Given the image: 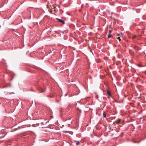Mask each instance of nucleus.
I'll return each instance as SVG.
<instances>
[{
    "mask_svg": "<svg viewBox=\"0 0 146 146\" xmlns=\"http://www.w3.org/2000/svg\"><path fill=\"white\" fill-rule=\"evenodd\" d=\"M106 90L107 94L108 95V98H109L111 96V93L108 89H106Z\"/></svg>",
    "mask_w": 146,
    "mask_h": 146,
    "instance_id": "nucleus-1",
    "label": "nucleus"
},
{
    "mask_svg": "<svg viewBox=\"0 0 146 146\" xmlns=\"http://www.w3.org/2000/svg\"><path fill=\"white\" fill-rule=\"evenodd\" d=\"M56 19L59 22L62 23L63 24H64L65 23V21L64 20H62L58 18H56Z\"/></svg>",
    "mask_w": 146,
    "mask_h": 146,
    "instance_id": "nucleus-2",
    "label": "nucleus"
},
{
    "mask_svg": "<svg viewBox=\"0 0 146 146\" xmlns=\"http://www.w3.org/2000/svg\"><path fill=\"white\" fill-rule=\"evenodd\" d=\"M39 90L41 92H44L45 90L44 89L42 88H40L39 89Z\"/></svg>",
    "mask_w": 146,
    "mask_h": 146,
    "instance_id": "nucleus-3",
    "label": "nucleus"
},
{
    "mask_svg": "<svg viewBox=\"0 0 146 146\" xmlns=\"http://www.w3.org/2000/svg\"><path fill=\"white\" fill-rule=\"evenodd\" d=\"M120 120L121 119H120L118 118L115 121L117 123H119Z\"/></svg>",
    "mask_w": 146,
    "mask_h": 146,
    "instance_id": "nucleus-4",
    "label": "nucleus"
},
{
    "mask_svg": "<svg viewBox=\"0 0 146 146\" xmlns=\"http://www.w3.org/2000/svg\"><path fill=\"white\" fill-rule=\"evenodd\" d=\"M72 122L71 121H70L69 122H66L67 124L69 125H70L71 124Z\"/></svg>",
    "mask_w": 146,
    "mask_h": 146,
    "instance_id": "nucleus-5",
    "label": "nucleus"
},
{
    "mask_svg": "<svg viewBox=\"0 0 146 146\" xmlns=\"http://www.w3.org/2000/svg\"><path fill=\"white\" fill-rule=\"evenodd\" d=\"M103 115L104 117H106V112H103Z\"/></svg>",
    "mask_w": 146,
    "mask_h": 146,
    "instance_id": "nucleus-6",
    "label": "nucleus"
},
{
    "mask_svg": "<svg viewBox=\"0 0 146 146\" xmlns=\"http://www.w3.org/2000/svg\"><path fill=\"white\" fill-rule=\"evenodd\" d=\"M114 134L113 133L112 134V136L114 138H115V137H117V135H115V136H114Z\"/></svg>",
    "mask_w": 146,
    "mask_h": 146,
    "instance_id": "nucleus-7",
    "label": "nucleus"
},
{
    "mask_svg": "<svg viewBox=\"0 0 146 146\" xmlns=\"http://www.w3.org/2000/svg\"><path fill=\"white\" fill-rule=\"evenodd\" d=\"M76 145H78L80 144V142L79 141H76Z\"/></svg>",
    "mask_w": 146,
    "mask_h": 146,
    "instance_id": "nucleus-8",
    "label": "nucleus"
},
{
    "mask_svg": "<svg viewBox=\"0 0 146 146\" xmlns=\"http://www.w3.org/2000/svg\"><path fill=\"white\" fill-rule=\"evenodd\" d=\"M111 35L110 33L108 35V38H110L111 37Z\"/></svg>",
    "mask_w": 146,
    "mask_h": 146,
    "instance_id": "nucleus-9",
    "label": "nucleus"
},
{
    "mask_svg": "<svg viewBox=\"0 0 146 146\" xmlns=\"http://www.w3.org/2000/svg\"><path fill=\"white\" fill-rule=\"evenodd\" d=\"M53 96V95H49L48 96V97H50V98H52Z\"/></svg>",
    "mask_w": 146,
    "mask_h": 146,
    "instance_id": "nucleus-10",
    "label": "nucleus"
},
{
    "mask_svg": "<svg viewBox=\"0 0 146 146\" xmlns=\"http://www.w3.org/2000/svg\"><path fill=\"white\" fill-rule=\"evenodd\" d=\"M117 39L119 40V41H120L121 40L120 37H118L117 38Z\"/></svg>",
    "mask_w": 146,
    "mask_h": 146,
    "instance_id": "nucleus-11",
    "label": "nucleus"
},
{
    "mask_svg": "<svg viewBox=\"0 0 146 146\" xmlns=\"http://www.w3.org/2000/svg\"><path fill=\"white\" fill-rule=\"evenodd\" d=\"M136 24L135 23H132V25H135Z\"/></svg>",
    "mask_w": 146,
    "mask_h": 146,
    "instance_id": "nucleus-12",
    "label": "nucleus"
},
{
    "mask_svg": "<svg viewBox=\"0 0 146 146\" xmlns=\"http://www.w3.org/2000/svg\"><path fill=\"white\" fill-rule=\"evenodd\" d=\"M63 132H65V133H68V131H63Z\"/></svg>",
    "mask_w": 146,
    "mask_h": 146,
    "instance_id": "nucleus-13",
    "label": "nucleus"
},
{
    "mask_svg": "<svg viewBox=\"0 0 146 146\" xmlns=\"http://www.w3.org/2000/svg\"><path fill=\"white\" fill-rule=\"evenodd\" d=\"M70 120V118H69V119H68L67 120H66V121H67L68 120Z\"/></svg>",
    "mask_w": 146,
    "mask_h": 146,
    "instance_id": "nucleus-14",
    "label": "nucleus"
},
{
    "mask_svg": "<svg viewBox=\"0 0 146 146\" xmlns=\"http://www.w3.org/2000/svg\"><path fill=\"white\" fill-rule=\"evenodd\" d=\"M111 30H110L109 31V32H110V33H111Z\"/></svg>",
    "mask_w": 146,
    "mask_h": 146,
    "instance_id": "nucleus-15",
    "label": "nucleus"
},
{
    "mask_svg": "<svg viewBox=\"0 0 146 146\" xmlns=\"http://www.w3.org/2000/svg\"><path fill=\"white\" fill-rule=\"evenodd\" d=\"M114 5V3H113L112 4H111V5Z\"/></svg>",
    "mask_w": 146,
    "mask_h": 146,
    "instance_id": "nucleus-16",
    "label": "nucleus"
},
{
    "mask_svg": "<svg viewBox=\"0 0 146 146\" xmlns=\"http://www.w3.org/2000/svg\"><path fill=\"white\" fill-rule=\"evenodd\" d=\"M30 38V40H31V38Z\"/></svg>",
    "mask_w": 146,
    "mask_h": 146,
    "instance_id": "nucleus-17",
    "label": "nucleus"
}]
</instances>
